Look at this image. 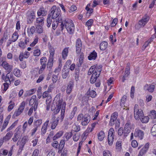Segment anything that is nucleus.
<instances>
[{"label":"nucleus","mask_w":156,"mask_h":156,"mask_svg":"<svg viewBox=\"0 0 156 156\" xmlns=\"http://www.w3.org/2000/svg\"><path fill=\"white\" fill-rule=\"evenodd\" d=\"M59 20L61 22L60 27L61 31L66 28L69 34H72L74 33L75 30L74 25L71 20H63L62 18H60Z\"/></svg>","instance_id":"f257e3e1"},{"label":"nucleus","mask_w":156,"mask_h":156,"mask_svg":"<svg viewBox=\"0 0 156 156\" xmlns=\"http://www.w3.org/2000/svg\"><path fill=\"white\" fill-rule=\"evenodd\" d=\"M101 70V67L100 66H93L90 67L88 72V74L90 75L93 73L90 80L91 83H94L96 81L97 78L100 74Z\"/></svg>","instance_id":"f03ea898"},{"label":"nucleus","mask_w":156,"mask_h":156,"mask_svg":"<svg viewBox=\"0 0 156 156\" xmlns=\"http://www.w3.org/2000/svg\"><path fill=\"white\" fill-rule=\"evenodd\" d=\"M60 12V9L59 8H57L56 6H53L51 9V12L48 15L49 17L52 19H55L59 16Z\"/></svg>","instance_id":"7ed1b4c3"},{"label":"nucleus","mask_w":156,"mask_h":156,"mask_svg":"<svg viewBox=\"0 0 156 156\" xmlns=\"http://www.w3.org/2000/svg\"><path fill=\"white\" fill-rule=\"evenodd\" d=\"M134 115L135 119L139 120L140 117L143 116L144 113L142 110L141 109H139L138 105L136 104L134 107Z\"/></svg>","instance_id":"20e7f679"},{"label":"nucleus","mask_w":156,"mask_h":156,"mask_svg":"<svg viewBox=\"0 0 156 156\" xmlns=\"http://www.w3.org/2000/svg\"><path fill=\"white\" fill-rule=\"evenodd\" d=\"M115 131L113 128H111L109 130L108 136V142L110 146L112 145L114 137Z\"/></svg>","instance_id":"39448f33"},{"label":"nucleus","mask_w":156,"mask_h":156,"mask_svg":"<svg viewBox=\"0 0 156 156\" xmlns=\"http://www.w3.org/2000/svg\"><path fill=\"white\" fill-rule=\"evenodd\" d=\"M26 105V102L23 101L20 105L19 107L14 112L13 116L15 117H17L19 115L23 112L25 108Z\"/></svg>","instance_id":"423d86ee"},{"label":"nucleus","mask_w":156,"mask_h":156,"mask_svg":"<svg viewBox=\"0 0 156 156\" xmlns=\"http://www.w3.org/2000/svg\"><path fill=\"white\" fill-rule=\"evenodd\" d=\"M149 20V17L147 15H145L143 17L142 19L140 20L138 23L139 28L144 27L147 23Z\"/></svg>","instance_id":"0eeeda50"},{"label":"nucleus","mask_w":156,"mask_h":156,"mask_svg":"<svg viewBox=\"0 0 156 156\" xmlns=\"http://www.w3.org/2000/svg\"><path fill=\"white\" fill-rule=\"evenodd\" d=\"M2 66L3 68L8 72H11L12 70L13 66L9 64L7 61H3Z\"/></svg>","instance_id":"6e6552de"},{"label":"nucleus","mask_w":156,"mask_h":156,"mask_svg":"<svg viewBox=\"0 0 156 156\" xmlns=\"http://www.w3.org/2000/svg\"><path fill=\"white\" fill-rule=\"evenodd\" d=\"M64 102H63V99H59L58 101L56 103V108L55 109H53L54 110V112L55 114H57L59 112L61 108H62V107Z\"/></svg>","instance_id":"1a4fd4ad"},{"label":"nucleus","mask_w":156,"mask_h":156,"mask_svg":"<svg viewBox=\"0 0 156 156\" xmlns=\"http://www.w3.org/2000/svg\"><path fill=\"white\" fill-rule=\"evenodd\" d=\"M76 52L77 54H79L81 50L82 44L81 40L78 39L76 42Z\"/></svg>","instance_id":"9d476101"},{"label":"nucleus","mask_w":156,"mask_h":156,"mask_svg":"<svg viewBox=\"0 0 156 156\" xmlns=\"http://www.w3.org/2000/svg\"><path fill=\"white\" fill-rule=\"evenodd\" d=\"M135 137H138L140 139L142 140L144 137V132L138 129H136L134 133Z\"/></svg>","instance_id":"9b49d317"},{"label":"nucleus","mask_w":156,"mask_h":156,"mask_svg":"<svg viewBox=\"0 0 156 156\" xmlns=\"http://www.w3.org/2000/svg\"><path fill=\"white\" fill-rule=\"evenodd\" d=\"M49 122V120L47 119L43 125L41 129V134L42 135H44L46 133Z\"/></svg>","instance_id":"f8f14e48"},{"label":"nucleus","mask_w":156,"mask_h":156,"mask_svg":"<svg viewBox=\"0 0 156 156\" xmlns=\"http://www.w3.org/2000/svg\"><path fill=\"white\" fill-rule=\"evenodd\" d=\"M155 86L153 84H146L144 87V89L145 90H148L149 92H153Z\"/></svg>","instance_id":"ddd939ff"},{"label":"nucleus","mask_w":156,"mask_h":156,"mask_svg":"<svg viewBox=\"0 0 156 156\" xmlns=\"http://www.w3.org/2000/svg\"><path fill=\"white\" fill-rule=\"evenodd\" d=\"M6 81L9 82V84L14 80V77L12 73L8 72L6 75Z\"/></svg>","instance_id":"4468645a"},{"label":"nucleus","mask_w":156,"mask_h":156,"mask_svg":"<svg viewBox=\"0 0 156 156\" xmlns=\"http://www.w3.org/2000/svg\"><path fill=\"white\" fill-rule=\"evenodd\" d=\"M129 63H128L127 64V66L126 68V71L124 74V75L123 76L122 78V81L123 82H124L125 80L127 78L128 76L130 74V69L129 67Z\"/></svg>","instance_id":"2eb2a0df"},{"label":"nucleus","mask_w":156,"mask_h":156,"mask_svg":"<svg viewBox=\"0 0 156 156\" xmlns=\"http://www.w3.org/2000/svg\"><path fill=\"white\" fill-rule=\"evenodd\" d=\"M47 11L43 7H41L37 11V14L38 16H44L46 15Z\"/></svg>","instance_id":"dca6fc26"},{"label":"nucleus","mask_w":156,"mask_h":156,"mask_svg":"<svg viewBox=\"0 0 156 156\" xmlns=\"http://www.w3.org/2000/svg\"><path fill=\"white\" fill-rule=\"evenodd\" d=\"M110 124L111 126H113L115 124V126H119L120 125L119 120V119H115L112 118H111Z\"/></svg>","instance_id":"f3484780"},{"label":"nucleus","mask_w":156,"mask_h":156,"mask_svg":"<svg viewBox=\"0 0 156 156\" xmlns=\"http://www.w3.org/2000/svg\"><path fill=\"white\" fill-rule=\"evenodd\" d=\"M126 96L124 95L121 99L120 105L122 107H123V109H125L127 110L128 108H127V106L125 105V102L126 101Z\"/></svg>","instance_id":"a211bd4d"},{"label":"nucleus","mask_w":156,"mask_h":156,"mask_svg":"<svg viewBox=\"0 0 156 156\" xmlns=\"http://www.w3.org/2000/svg\"><path fill=\"white\" fill-rule=\"evenodd\" d=\"M13 134L12 131H10L8 132L3 137L2 139L3 140V141H7L9 140L11 138Z\"/></svg>","instance_id":"6ab92c4d"},{"label":"nucleus","mask_w":156,"mask_h":156,"mask_svg":"<svg viewBox=\"0 0 156 156\" xmlns=\"http://www.w3.org/2000/svg\"><path fill=\"white\" fill-rule=\"evenodd\" d=\"M97 53L94 50L88 56V58L89 60H95L97 57Z\"/></svg>","instance_id":"aec40b11"},{"label":"nucleus","mask_w":156,"mask_h":156,"mask_svg":"<svg viewBox=\"0 0 156 156\" xmlns=\"http://www.w3.org/2000/svg\"><path fill=\"white\" fill-rule=\"evenodd\" d=\"M90 121V119L89 117L85 115L84 116V118L82 120L81 124L82 126H85L88 124Z\"/></svg>","instance_id":"412c9836"},{"label":"nucleus","mask_w":156,"mask_h":156,"mask_svg":"<svg viewBox=\"0 0 156 156\" xmlns=\"http://www.w3.org/2000/svg\"><path fill=\"white\" fill-rule=\"evenodd\" d=\"M69 52V48H66L63 49L62 52V58L65 60L66 58L68 55Z\"/></svg>","instance_id":"4be33fe9"},{"label":"nucleus","mask_w":156,"mask_h":156,"mask_svg":"<svg viewBox=\"0 0 156 156\" xmlns=\"http://www.w3.org/2000/svg\"><path fill=\"white\" fill-rule=\"evenodd\" d=\"M66 105V103L64 102L63 105H62V109L61 111V114L60 117V120L61 121H63L64 118Z\"/></svg>","instance_id":"5701e85b"},{"label":"nucleus","mask_w":156,"mask_h":156,"mask_svg":"<svg viewBox=\"0 0 156 156\" xmlns=\"http://www.w3.org/2000/svg\"><path fill=\"white\" fill-rule=\"evenodd\" d=\"M74 85V84L73 82L72 81L69 82L66 89V92L67 94H69L71 92Z\"/></svg>","instance_id":"b1692460"},{"label":"nucleus","mask_w":156,"mask_h":156,"mask_svg":"<svg viewBox=\"0 0 156 156\" xmlns=\"http://www.w3.org/2000/svg\"><path fill=\"white\" fill-rule=\"evenodd\" d=\"M58 118H57L55 119H54L51 122V128L52 129H54L55 128L58 123Z\"/></svg>","instance_id":"393cba45"},{"label":"nucleus","mask_w":156,"mask_h":156,"mask_svg":"<svg viewBox=\"0 0 156 156\" xmlns=\"http://www.w3.org/2000/svg\"><path fill=\"white\" fill-rule=\"evenodd\" d=\"M60 18H62L60 16H59L58 19H56L54 20L52 23V27L54 30H55L57 27V26L58 25L59 23H61L60 21L59 20V19Z\"/></svg>","instance_id":"a878e982"},{"label":"nucleus","mask_w":156,"mask_h":156,"mask_svg":"<svg viewBox=\"0 0 156 156\" xmlns=\"http://www.w3.org/2000/svg\"><path fill=\"white\" fill-rule=\"evenodd\" d=\"M38 105V101H36L34 104V106H32L28 112V115H30L33 112V110H34L35 111L37 108Z\"/></svg>","instance_id":"bb28decb"},{"label":"nucleus","mask_w":156,"mask_h":156,"mask_svg":"<svg viewBox=\"0 0 156 156\" xmlns=\"http://www.w3.org/2000/svg\"><path fill=\"white\" fill-rule=\"evenodd\" d=\"M55 50L53 47L50 46L49 49L50 55L49 58L53 59L55 54Z\"/></svg>","instance_id":"cd10ccee"},{"label":"nucleus","mask_w":156,"mask_h":156,"mask_svg":"<svg viewBox=\"0 0 156 156\" xmlns=\"http://www.w3.org/2000/svg\"><path fill=\"white\" fill-rule=\"evenodd\" d=\"M97 135L98 139L100 141H102L105 137V133L102 130Z\"/></svg>","instance_id":"c85d7f7f"},{"label":"nucleus","mask_w":156,"mask_h":156,"mask_svg":"<svg viewBox=\"0 0 156 156\" xmlns=\"http://www.w3.org/2000/svg\"><path fill=\"white\" fill-rule=\"evenodd\" d=\"M13 73L14 75L17 77L21 76L22 73L20 70L17 68H15L13 69Z\"/></svg>","instance_id":"c756f323"},{"label":"nucleus","mask_w":156,"mask_h":156,"mask_svg":"<svg viewBox=\"0 0 156 156\" xmlns=\"http://www.w3.org/2000/svg\"><path fill=\"white\" fill-rule=\"evenodd\" d=\"M108 44L107 42L103 41L102 42L100 45V48L101 50H105L107 47Z\"/></svg>","instance_id":"7c9ffc66"},{"label":"nucleus","mask_w":156,"mask_h":156,"mask_svg":"<svg viewBox=\"0 0 156 156\" xmlns=\"http://www.w3.org/2000/svg\"><path fill=\"white\" fill-rule=\"evenodd\" d=\"M69 73V68H67L64 70L63 69L62 72V77L63 79H66L68 76Z\"/></svg>","instance_id":"2f4dec72"},{"label":"nucleus","mask_w":156,"mask_h":156,"mask_svg":"<svg viewBox=\"0 0 156 156\" xmlns=\"http://www.w3.org/2000/svg\"><path fill=\"white\" fill-rule=\"evenodd\" d=\"M87 95H90L91 97L94 98L96 95V92L94 90L90 91V89L89 88L87 93Z\"/></svg>","instance_id":"473e14b6"},{"label":"nucleus","mask_w":156,"mask_h":156,"mask_svg":"<svg viewBox=\"0 0 156 156\" xmlns=\"http://www.w3.org/2000/svg\"><path fill=\"white\" fill-rule=\"evenodd\" d=\"M10 117L11 116L10 115H8L7 117V118L4 122L2 129L1 131H2L7 126L9 122V120L10 118Z\"/></svg>","instance_id":"72a5a7b5"},{"label":"nucleus","mask_w":156,"mask_h":156,"mask_svg":"<svg viewBox=\"0 0 156 156\" xmlns=\"http://www.w3.org/2000/svg\"><path fill=\"white\" fill-rule=\"evenodd\" d=\"M149 117L147 116H144V114H143V116L142 117H140L139 119L143 123H147L149 120Z\"/></svg>","instance_id":"f704fd0d"},{"label":"nucleus","mask_w":156,"mask_h":156,"mask_svg":"<svg viewBox=\"0 0 156 156\" xmlns=\"http://www.w3.org/2000/svg\"><path fill=\"white\" fill-rule=\"evenodd\" d=\"M36 31L35 27L34 26H32L30 28H28L27 32L29 35H32Z\"/></svg>","instance_id":"c9c22d12"},{"label":"nucleus","mask_w":156,"mask_h":156,"mask_svg":"<svg viewBox=\"0 0 156 156\" xmlns=\"http://www.w3.org/2000/svg\"><path fill=\"white\" fill-rule=\"evenodd\" d=\"M42 122V121L41 119L35 120L34 122V126L38 127L41 125Z\"/></svg>","instance_id":"e433bc0d"},{"label":"nucleus","mask_w":156,"mask_h":156,"mask_svg":"<svg viewBox=\"0 0 156 156\" xmlns=\"http://www.w3.org/2000/svg\"><path fill=\"white\" fill-rule=\"evenodd\" d=\"M58 62H59V65L57 68L56 69L54 72L55 73H58L61 69V68L62 66V60L61 59H58Z\"/></svg>","instance_id":"4c0bfd02"},{"label":"nucleus","mask_w":156,"mask_h":156,"mask_svg":"<svg viewBox=\"0 0 156 156\" xmlns=\"http://www.w3.org/2000/svg\"><path fill=\"white\" fill-rule=\"evenodd\" d=\"M53 59L49 58L47 68H48L49 69H50L52 68L53 66Z\"/></svg>","instance_id":"58836bf2"},{"label":"nucleus","mask_w":156,"mask_h":156,"mask_svg":"<svg viewBox=\"0 0 156 156\" xmlns=\"http://www.w3.org/2000/svg\"><path fill=\"white\" fill-rule=\"evenodd\" d=\"M19 35L17 31H15L12 36V41L13 42L16 41L18 39Z\"/></svg>","instance_id":"ea45409f"},{"label":"nucleus","mask_w":156,"mask_h":156,"mask_svg":"<svg viewBox=\"0 0 156 156\" xmlns=\"http://www.w3.org/2000/svg\"><path fill=\"white\" fill-rule=\"evenodd\" d=\"M34 18V13H31L30 15L29 16L28 18L27 22L28 23H31Z\"/></svg>","instance_id":"a19ab883"},{"label":"nucleus","mask_w":156,"mask_h":156,"mask_svg":"<svg viewBox=\"0 0 156 156\" xmlns=\"http://www.w3.org/2000/svg\"><path fill=\"white\" fill-rule=\"evenodd\" d=\"M44 18L43 17H39L36 19L37 23L41 25L44 24Z\"/></svg>","instance_id":"79ce46f5"},{"label":"nucleus","mask_w":156,"mask_h":156,"mask_svg":"<svg viewBox=\"0 0 156 156\" xmlns=\"http://www.w3.org/2000/svg\"><path fill=\"white\" fill-rule=\"evenodd\" d=\"M35 30L36 31L38 34H41L43 32L42 27L39 25H37Z\"/></svg>","instance_id":"37998d69"},{"label":"nucleus","mask_w":156,"mask_h":156,"mask_svg":"<svg viewBox=\"0 0 156 156\" xmlns=\"http://www.w3.org/2000/svg\"><path fill=\"white\" fill-rule=\"evenodd\" d=\"M20 136V133L19 132H17L14 135V136L13 138L12 139V140L13 142H16L18 138H19Z\"/></svg>","instance_id":"c03bdc74"},{"label":"nucleus","mask_w":156,"mask_h":156,"mask_svg":"<svg viewBox=\"0 0 156 156\" xmlns=\"http://www.w3.org/2000/svg\"><path fill=\"white\" fill-rule=\"evenodd\" d=\"M93 22V20L92 19L89 20L86 22V25L87 26L88 30L90 29V27L92 26Z\"/></svg>","instance_id":"a18cd8bd"},{"label":"nucleus","mask_w":156,"mask_h":156,"mask_svg":"<svg viewBox=\"0 0 156 156\" xmlns=\"http://www.w3.org/2000/svg\"><path fill=\"white\" fill-rule=\"evenodd\" d=\"M9 83H4L2 87V89L3 90L4 92H5L7 90L9 87Z\"/></svg>","instance_id":"49530a36"},{"label":"nucleus","mask_w":156,"mask_h":156,"mask_svg":"<svg viewBox=\"0 0 156 156\" xmlns=\"http://www.w3.org/2000/svg\"><path fill=\"white\" fill-rule=\"evenodd\" d=\"M77 110V108L76 107H74L73 108L72 111L70 114V115L69 116V119H72L74 116V115L75 114V113L76 112Z\"/></svg>","instance_id":"de8ad7c7"},{"label":"nucleus","mask_w":156,"mask_h":156,"mask_svg":"<svg viewBox=\"0 0 156 156\" xmlns=\"http://www.w3.org/2000/svg\"><path fill=\"white\" fill-rule=\"evenodd\" d=\"M72 132L66 133L64 135V137L66 138V141L68 140L72 136Z\"/></svg>","instance_id":"09e8293b"},{"label":"nucleus","mask_w":156,"mask_h":156,"mask_svg":"<svg viewBox=\"0 0 156 156\" xmlns=\"http://www.w3.org/2000/svg\"><path fill=\"white\" fill-rule=\"evenodd\" d=\"M65 144V141L64 140H62L59 144L58 148L60 151H62L63 149Z\"/></svg>","instance_id":"8fccbe9b"},{"label":"nucleus","mask_w":156,"mask_h":156,"mask_svg":"<svg viewBox=\"0 0 156 156\" xmlns=\"http://www.w3.org/2000/svg\"><path fill=\"white\" fill-rule=\"evenodd\" d=\"M40 63L41 65H46L47 59L45 57H42L40 59Z\"/></svg>","instance_id":"3c124183"},{"label":"nucleus","mask_w":156,"mask_h":156,"mask_svg":"<svg viewBox=\"0 0 156 156\" xmlns=\"http://www.w3.org/2000/svg\"><path fill=\"white\" fill-rule=\"evenodd\" d=\"M151 132L152 135L153 136H156V124L152 127Z\"/></svg>","instance_id":"603ef678"},{"label":"nucleus","mask_w":156,"mask_h":156,"mask_svg":"<svg viewBox=\"0 0 156 156\" xmlns=\"http://www.w3.org/2000/svg\"><path fill=\"white\" fill-rule=\"evenodd\" d=\"M9 104L10 105L8 107V111L9 112L15 106V104L14 102H12V101H10Z\"/></svg>","instance_id":"864d4df0"},{"label":"nucleus","mask_w":156,"mask_h":156,"mask_svg":"<svg viewBox=\"0 0 156 156\" xmlns=\"http://www.w3.org/2000/svg\"><path fill=\"white\" fill-rule=\"evenodd\" d=\"M41 66L40 67V69L38 72L39 74H41L43 71L44 70L46 67V65H41Z\"/></svg>","instance_id":"5fc2aeb1"},{"label":"nucleus","mask_w":156,"mask_h":156,"mask_svg":"<svg viewBox=\"0 0 156 156\" xmlns=\"http://www.w3.org/2000/svg\"><path fill=\"white\" fill-rule=\"evenodd\" d=\"M147 151L142 148L140 151L138 156H143L147 152Z\"/></svg>","instance_id":"6e6d98bb"},{"label":"nucleus","mask_w":156,"mask_h":156,"mask_svg":"<svg viewBox=\"0 0 156 156\" xmlns=\"http://www.w3.org/2000/svg\"><path fill=\"white\" fill-rule=\"evenodd\" d=\"M36 91V89L35 88L32 89L27 91V94L28 95H31L34 94Z\"/></svg>","instance_id":"4d7b16f0"},{"label":"nucleus","mask_w":156,"mask_h":156,"mask_svg":"<svg viewBox=\"0 0 156 156\" xmlns=\"http://www.w3.org/2000/svg\"><path fill=\"white\" fill-rule=\"evenodd\" d=\"M73 129L75 132H77L80 130V128L79 126L73 125L72 127Z\"/></svg>","instance_id":"13d9d810"},{"label":"nucleus","mask_w":156,"mask_h":156,"mask_svg":"<svg viewBox=\"0 0 156 156\" xmlns=\"http://www.w3.org/2000/svg\"><path fill=\"white\" fill-rule=\"evenodd\" d=\"M118 21V19L117 18H114L111 23V26L112 27H115L117 24Z\"/></svg>","instance_id":"bf43d9fd"},{"label":"nucleus","mask_w":156,"mask_h":156,"mask_svg":"<svg viewBox=\"0 0 156 156\" xmlns=\"http://www.w3.org/2000/svg\"><path fill=\"white\" fill-rule=\"evenodd\" d=\"M44 75L43 74H41L40 75L38 79L36 81V83H40L41 81H43L44 78Z\"/></svg>","instance_id":"052dcab7"},{"label":"nucleus","mask_w":156,"mask_h":156,"mask_svg":"<svg viewBox=\"0 0 156 156\" xmlns=\"http://www.w3.org/2000/svg\"><path fill=\"white\" fill-rule=\"evenodd\" d=\"M51 18L50 17H49V16H48L47 19V26L49 27L51 25Z\"/></svg>","instance_id":"680f3d73"},{"label":"nucleus","mask_w":156,"mask_h":156,"mask_svg":"<svg viewBox=\"0 0 156 156\" xmlns=\"http://www.w3.org/2000/svg\"><path fill=\"white\" fill-rule=\"evenodd\" d=\"M38 39V37H35L34 40V41L30 44V46L31 47L34 46L37 42Z\"/></svg>","instance_id":"e2e57ef3"},{"label":"nucleus","mask_w":156,"mask_h":156,"mask_svg":"<svg viewBox=\"0 0 156 156\" xmlns=\"http://www.w3.org/2000/svg\"><path fill=\"white\" fill-rule=\"evenodd\" d=\"M26 44L23 41H20L19 43V46L20 48L22 49L26 47Z\"/></svg>","instance_id":"0e129e2a"},{"label":"nucleus","mask_w":156,"mask_h":156,"mask_svg":"<svg viewBox=\"0 0 156 156\" xmlns=\"http://www.w3.org/2000/svg\"><path fill=\"white\" fill-rule=\"evenodd\" d=\"M71 63V61L70 60H68L66 63L65 66H64V70L67 68H69V67H67V66H69Z\"/></svg>","instance_id":"69168bd1"},{"label":"nucleus","mask_w":156,"mask_h":156,"mask_svg":"<svg viewBox=\"0 0 156 156\" xmlns=\"http://www.w3.org/2000/svg\"><path fill=\"white\" fill-rule=\"evenodd\" d=\"M41 54V51L39 49H37L34 51V55L36 56H39Z\"/></svg>","instance_id":"338daca9"},{"label":"nucleus","mask_w":156,"mask_h":156,"mask_svg":"<svg viewBox=\"0 0 156 156\" xmlns=\"http://www.w3.org/2000/svg\"><path fill=\"white\" fill-rule=\"evenodd\" d=\"M103 154V156H112L110 151L108 150L104 151Z\"/></svg>","instance_id":"774afa93"}]
</instances>
